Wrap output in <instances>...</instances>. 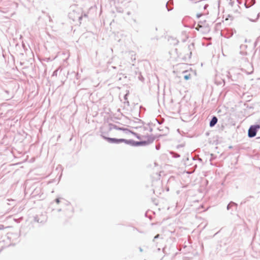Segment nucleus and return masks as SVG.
I'll return each mask as SVG.
<instances>
[{
  "label": "nucleus",
  "instance_id": "nucleus-1",
  "mask_svg": "<svg viewBox=\"0 0 260 260\" xmlns=\"http://www.w3.org/2000/svg\"><path fill=\"white\" fill-rule=\"evenodd\" d=\"M194 26L196 29L202 34H206L210 30V25L205 19L198 21L197 24H194Z\"/></svg>",
  "mask_w": 260,
  "mask_h": 260
},
{
  "label": "nucleus",
  "instance_id": "nucleus-4",
  "mask_svg": "<svg viewBox=\"0 0 260 260\" xmlns=\"http://www.w3.org/2000/svg\"><path fill=\"white\" fill-rule=\"evenodd\" d=\"M217 120H217V117L215 116H214L210 122V126L211 127L214 126L215 125V124L217 123Z\"/></svg>",
  "mask_w": 260,
  "mask_h": 260
},
{
  "label": "nucleus",
  "instance_id": "nucleus-2",
  "mask_svg": "<svg viewBox=\"0 0 260 260\" xmlns=\"http://www.w3.org/2000/svg\"><path fill=\"white\" fill-rule=\"evenodd\" d=\"M260 128V125L258 124L252 125L248 130V136L253 137L255 136L257 129Z\"/></svg>",
  "mask_w": 260,
  "mask_h": 260
},
{
  "label": "nucleus",
  "instance_id": "nucleus-7",
  "mask_svg": "<svg viewBox=\"0 0 260 260\" xmlns=\"http://www.w3.org/2000/svg\"><path fill=\"white\" fill-rule=\"evenodd\" d=\"M158 236H159L158 235H157V236H156L155 237V238H158Z\"/></svg>",
  "mask_w": 260,
  "mask_h": 260
},
{
  "label": "nucleus",
  "instance_id": "nucleus-5",
  "mask_svg": "<svg viewBox=\"0 0 260 260\" xmlns=\"http://www.w3.org/2000/svg\"><path fill=\"white\" fill-rule=\"evenodd\" d=\"M191 78V75L190 74L184 76V79L185 80H188Z\"/></svg>",
  "mask_w": 260,
  "mask_h": 260
},
{
  "label": "nucleus",
  "instance_id": "nucleus-3",
  "mask_svg": "<svg viewBox=\"0 0 260 260\" xmlns=\"http://www.w3.org/2000/svg\"><path fill=\"white\" fill-rule=\"evenodd\" d=\"M104 138L107 140L110 143H120L122 142H126V140L123 139H115V138H110L104 137Z\"/></svg>",
  "mask_w": 260,
  "mask_h": 260
},
{
  "label": "nucleus",
  "instance_id": "nucleus-6",
  "mask_svg": "<svg viewBox=\"0 0 260 260\" xmlns=\"http://www.w3.org/2000/svg\"><path fill=\"white\" fill-rule=\"evenodd\" d=\"M201 16H202V14H198L197 16L198 18H200Z\"/></svg>",
  "mask_w": 260,
  "mask_h": 260
}]
</instances>
